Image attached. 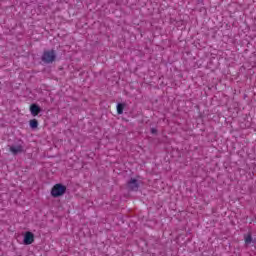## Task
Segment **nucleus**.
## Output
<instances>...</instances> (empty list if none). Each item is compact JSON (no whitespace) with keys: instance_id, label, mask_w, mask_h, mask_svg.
Masks as SVG:
<instances>
[{"instance_id":"obj_7","label":"nucleus","mask_w":256,"mask_h":256,"mask_svg":"<svg viewBox=\"0 0 256 256\" xmlns=\"http://www.w3.org/2000/svg\"><path fill=\"white\" fill-rule=\"evenodd\" d=\"M29 125L31 129H37V127H39V122L37 121V119H32L29 121Z\"/></svg>"},{"instance_id":"obj_8","label":"nucleus","mask_w":256,"mask_h":256,"mask_svg":"<svg viewBox=\"0 0 256 256\" xmlns=\"http://www.w3.org/2000/svg\"><path fill=\"white\" fill-rule=\"evenodd\" d=\"M116 109H117L118 115H123V109H125V104H121V103L117 104Z\"/></svg>"},{"instance_id":"obj_3","label":"nucleus","mask_w":256,"mask_h":256,"mask_svg":"<svg viewBox=\"0 0 256 256\" xmlns=\"http://www.w3.org/2000/svg\"><path fill=\"white\" fill-rule=\"evenodd\" d=\"M55 58L56 55L53 50L44 51L42 55V61H44V63H53V61H55Z\"/></svg>"},{"instance_id":"obj_9","label":"nucleus","mask_w":256,"mask_h":256,"mask_svg":"<svg viewBox=\"0 0 256 256\" xmlns=\"http://www.w3.org/2000/svg\"><path fill=\"white\" fill-rule=\"evenodd\" d=\"M246 245H251L253 243V237H251V234H248L244 238Z\"/></svg>"},{"instance_id":"obj_5","label":"nucleus","mask_w":256,"mask_h":256,"mask_svg":"<svg viewBox=\"0 0 256 256\" xmlns=\"http://www.w3.org/2000/svg\"><path fill=\"white\" fill-rule=\"evenodd\" d=\"M10 151L11 153H13V155H17L18 153H23V146L21 145L11 146Z\"/></svg>"},{"instance_id":"obj_1","label":"nucleus","mask_w":256,"mask_h":256,"mask_svg":"<svg viewBox=\"0 0 256 256\" xmlns=\"http://www.w3.org/2000/svg\"><path fill=\"white\" fill-rule=\"evenodd\" d=\"M65 191H67V187L63 184H56L52 187L51 195L52 197H61L65 195Z\"/></svg>"},{"instance_id":"obj_6","label":"nucleus","mask_w":256,"mask_h":256,"mask_svg":"<svg viewBox=\"0 0 256 256\" xmlns=\"http://www.w3.org/2000/svg\"><path fill=\"white\" fill-rule=\"evenodd\" d=\"M128 185L129 188L132 189V191H135L139 187V185L137 184V180L135 179H131Z\"/></svg>"},{"instance_id":"obj_10","label":"nucleus","mask_w":256,"mask_h":256,"mask_svg":"<svg viewBox=\"0 0 256 256\" xmlns=\"http://www.w3.org/2000/svg\"><path fill=\"white\" fill-rule=\"evenodd\" d=\"M152 133H155V129H152Z\"/></svg>"},{"instance_id":"obj_2","label":"nucleus","mask_w":256,"mask_h":256,"mask_svg":"<svg viewBox=\"0 0 256 256\" xmlns=\"http://www.w3.org/2000/svg\"><path fill=\"white\" fill-rule=\"evenodd\" d=\"M35 243V234L31 231L23 233V245H33Z\"/></svg>"},{"instance_id":"obj_4","label":"nucleus","mask_w":256,"mask_h":256,"mask_svg":"<svg viewBox=\"0 0 256 256\" xmlns=\"http://www.w3.org/2000/svg\"><path fill=\"white\" fill-rule=\"evenodd\" d=\"M30 112L33 117H37L41 113V108L37 104H32L30 106Z\"/></svg>"}]
</instances>
